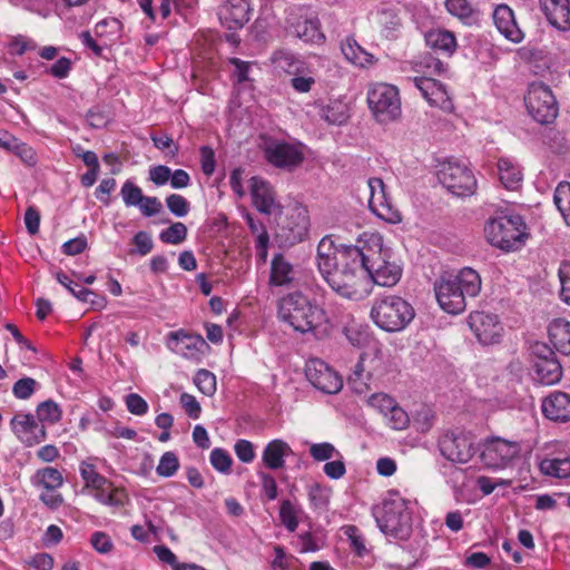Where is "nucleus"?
I'll return each instance as SVG.
<instances>
[{"instance_id": "obj_51", "label": "nucleus", "mask_w": 570, "mask_h": 570, "mask_svg": "<svg viewBox=\"0 0 570 570\" xmlns=\"http://www.w3.org/2000/svg\"><path fill=\"white\" fill-rule=\"evenodd\" d=\"M37 381L32 377L18 380L12 387L13 395L19 400L29 399L36 391Z\"/></svg>"}, {"instance_id": "obj_1", "label": "nucleus", "mask_w": 570, "mask_h": 570, "mask_svg": "<svg viewBox=\"0 0 570 570\" xmlns=\"http://www.w3.org/2000/svg\"><path fill=\"white\" fill-rule=\"evenodd\" d=\"M360 246H348L346 256L321 273L328 286L340 296L358 301L367 294L365 285L364 257Z\"/></svg>"}, {"instance_id": "obj_46", "label": "nucleus", "mask_w": 570, "mask_h": 570, "mask_svg": "<svg viewBox=\"0 0 570 570\" xmlns=\"http://www.w3.org/2000/svg\"><path fill=\"white\" fill-rule=\"evenodd\" d=\"M179 469V460L176 453L174 452H165L158 463L156 469L157 474L163 478L173 476Z\"/></svg>"}, {"instance_id": "obj_36", "label": "nucleus", "mask_w": 570, "mask_h": 570, "mask_svg": "<svg viewBox=\"0 0 570 570\" xmlns=\"http://www.w3.org/2000/svg\"><path fill=\"white\" fill-rule=\"evenodd\" d=\"M320 117L330 125L341 126L345 124L350 117L348 107L340 100L331 101L320 109Z\"/></svg>"}, {"instance_id": "obj_62", "label": "nucleus", "mask_w": 570, "mask_h": 570, "mask_svg": "<svg viewBox=\"0 0 570 570\" xmlns=\"http://www.w3.org/2000/svg\"><path fill=\"white\" fill-rule=\"evenodd\" d=\"M24 225L30 235H36L40 226V213L35 206H29L24 213Z\"/></svg>"}, {"instance_id": "obj_55", "label": "nucleus", "mask_w": 570, "mask_h": 570, "mask_svg": "<svg viewBox=\"0 0 570 570\" xmlns=\"http://www.w3.org/2000/svg\"><path fill=\"white\" fill-rule=\"evenodd\" d=\"M181 407L190 419H198L202 413V407L196 397L188 393H181L179 397Z\"/></svg>"}, {"instance_id": "obj_17", "label": "nucleus", "mask_w": 570, "mask_h": 570, "mask_svg": "<svg viewBox=\"0 0 570 570\" xmlns=\"http://www.w3.org/2000/svg\"><path fill=\"white\" fill-rule=\"evenodd\" d=\"M469 325L480 343L489 345L499 342L502 327L497 315L485 312H473L469 316Z\"/></svg>"}, {"instance_id": "obj_64", "label": "nucleus", "mask_w": 570, "mask_h": 570, "mask_svg": "<svg viewBox=\"0 0 570 570\" xmlns=\"http://www.w3.org/2000/svg\"><path fill=\"white\" fill-rule=\"evenodd\" d=\"M170 176V168L164 165H158L149 169V179L157 186L165 185L169 180Z\"/></svg>"}, {"instance_id": "obj_3", "label": "nucleus", "mask_w": 570, "mask_h": 570, "mask_svg": "<svg viewBox=\"0 0 570 570\" xmlns=\"http://www.w3.org/2000/svg\"><path fill=\"white\" fill-rule=\"evenodd\" d=\"M380 530L387 537L406 540L412 532L409 501L397 493H390L373 511Z\"/></svg>"}, {"instance_id": "obj_45", "label": "nucleus", "mask_w": 570, "mask_h": 570, "mask_svg": "<svg viewBox=\"0 0 570 570\" xmlns=\"http://www.w3.org/2000/svg\"><path fill=\"white\" fill-rule=\"evenodd\" d=\"M186 236H187L186 225L184 223L176 222V223H173L166 229H164L160 233L159 238L165 244L177 245V244L183 243L186 239Z\"/></svg>"}, {"instance_id": "obj_61", "label": "nucleus", "mask_w": 570, "mask_h": 570, "mask_svg": "<svg viewBox=\"0 0 570 570\" xmlns=\"http://www.w3.org/2000/svg\"><path fill=\"white\" fill-rule=\"evenodd\" d=\"M87 121L94 128H102L109 122V115L99 107H94L87 112Z\"/></svg>"}, {"instance_id": "obj_30", "label": "nucleus", "mask_w": 570, "mask_h": 570, "mask_svg": "<svg viewBox=\"0 0 570 570\" xmlns=\"http://www.w3.org/2000/svg\"><path fill=\"white\" fill-rule=\"evenodd\" d=\"M499 179L509 190H517L522 183L523 174L518 164L509 158L498 160Z\"/></svg>"}, {"instance_id": "obj_12", "label": "nucleus", "mask_w": 570, "mask_h": 570, "mask_svg": "<svg viewBox=\"0 0 570 570\" xmlns=\"http://www.w3.org/2000/svg\"><path fill=\"white\" fill-rule=\"evenodd\" d=\"M519 452L520 446L517 442L495 436L484 442L480 456L485 466L502 469L518 456Z\"/></svg>"}, {"instance_id": "obj_63", "label": "nucleus", "mask_w": 570, "mask_h": 570, "mask_svg": "<svg viewBox=\"0 0 570 570\" xmlns=\"http://www.w3.org/2000/svg\"><path fill=\"white\" fill-rule=\"evenodd\" d=\"M120 29V22L115 19H104L95 26V32L97 36L102 37L106 35H117Z\"/></svg>"}, {"instance_id": "obj_34", "label": "nucleus", "mask_w": 570, "mask_h": 570, "mask_svg": "<svg viewBox=\"0 0 570 570\" xmlns=\"http://www.w3.org/2000/svg\"><path fill=\"white\" fill-rule=\"evenodd\" d=\"M341 50L346 60L356 66L365 67L373 63V55L365 51L354 38L347 37L342 41Z\"/></svg>"}, {"instance_id": "obj_16", "label": "nucleus", "mask_w": 570, "mask_h": 570, "mask_svg": "<svg viewBox=\"0 0 570 570\" xmlns=\"http://www.w3.org/2000/svg\"><path fill=\"white\" fill-rule=\"evenodd\" d=\"M367 184L370 188L368 205L372 212L389 223H400L402 220L401 213L390 203L383 180L373 177L368 179Z\"/></svg>"}, {"instance_id": "obj_56", "label": "nucleus", "mask_w": 570, "mask_h": 570, "mask_svg": "<svg viewBox=\"0 0 570 570\" xmlns=\"http://www.w3.org/2000/svg\"><path fill=\"white\" fill-rule=\"evenodd\" d=\"M390 412V423L391 426L395 430H403L407 428L410 423V419L407 413L400 407L399 405L394 404Z\"/></svg>"}, {"instance_id": "obj_48", "label": "nucleus", "mask_w": 570, "mask_h": 570, "mask_svg": "<svg viewBox=\"0 0 570 570\" xmlns=\"http://www.w3.org/2000/svg\"><path fill=\"white\" fill-rule=\"evenodd\" d=\"M120 194L127 206H139L142 209V191L130 180L122 185Z\"/></svg>"}, {"instance_id": "obj_5", "label": "nucleus", "mask_w": 570, "mask_h": 570, "mask_svg": "<svg viewBox=\"0 0 570 570\" xmlns=\"http://www.w3.org/2000/svg\"><path fill=\"white\" fill-rule=\"evenodd\" d=\"M413 306L403 297L387 295L373 302L371 318L376 326L385 332H400L414 318Z\"/></svg>"}, {"instance_id": "obj_40", "label": "nucleus", "mask_w": 570, "mask_h": 570, "mask_svg": "<svg viewBox=\"0 0 570 570\" xmlns=\"http://www.w3.org/2000/svg\"><path fill=\"white\" fill-rule=\"evenodd\" d=\"M332 490L320 483H314L308 488V500L314 510L327 511Z\"/></svg>"}, {"instance_id": "obj_60", "label": "nucleus", "mask_w": 570, "mask_h": 570, "mask_svg": "<svg viewBox=\"0 0 570 570\" xmlns=\"http://www.w3.org/2000/svg\"><path fill=\"white\" fill-rule=\"evenodd\" d=\"M237 458L244 462L249 463L255 458L254 446L247 440H238L234 446Z\"/></svg>"}, {"instance_id": "obj_18", "label": "nucleus", "mask_w": 570, "mask_h": 570, "mask_svg": "<svg viewBox=\"0 0 570 570\" xmlns=\"http://www.w3.org/2000/svg\"><path fill=\"white\" fill-rule=\"evenodd\" d=\"M279 226L282 230L286 232L284 236L289 244L301 242L306 236L309 227L307 209L295 206Z\"/></svg>"}, {"instance_id": "obj_28", "label": "nucleus", "mask_w": 570, "mask_h": 570, "mask_svg": "<svg viewBox=\"0 0 570 570\" xmlns=\"http://www.w3.org/2000/svg\"><path fill=\"white\" fill-rule=\"evenodd\" d=\"M291 446L283 440L271 441L264 449L263 462L271 470H278L284 466V458L292 454Z\"/></svg>"}, {"instance_id": "obj_21", "label": "nucleus", "mask_w": 570, "mask_h": 570, "mask_svg": "<svg viewBox=\"0 0 570 570\" xmlns=\"http://www.w3.org/2000/svg\"><path fill=\"white\" fill-rule=\"evenodd\" d=\"M543 415L554 422L570 421V394L561 391L550 393L542 401Z\"/></svg>"}, {"instance_id": "obj_9", "label": "nucleus", "mask_w": 570, "mask_h": 570, "mask_svg": "<svg viewBox=\"0 0 570 570\" xmlns=\"http://www.w3.org/2000/svg\"><path fill=\"white\" fill-rule=\"evenodd\" d=\"M524 102L528 112L539 124H551L558 116L556 97L551 89L542 82H533L529 86Z\"/></svg>"}, {"instance_id": "obj_35", "label": "nucleus", "mask_w": 570, "mask_h": 570, "mask_svg": "<svg viewBox=\"0 0 570 570\" xmlns=\"http://www.w3.org/2000/svg\"><path fill=\"white\" fill-rule=\"evenodd\" d=\"M33 487H41L45 490H57L63 484L62 473L52 466L38 469L31 476Z\"/></svg>"}, {"instance_id": "obj_52", "label": "nucleus", "mask_w": 570, "mask_h": 570, "mask_svg": "<svg viewBox=\"0 0 570 570\" xmlns=\"http://www.w3.org/2000/svg\"><path fill=\"white\" fill-rule=\"evenodd\" d=\"M166 206L171 214L177 217H184L189 212L188 200L178 194H171L166 198Z\"/></svg>"}, {"instance_id": "obj_13", "label": "nucleus", "mask_w": 570, "mask_h": 570, "mask_svg": "<svg viewBox=\"0 0 570 570\" xmlns=\"http://www.w3.org/2000/svg\"><path fill=\"white\" fill-rule=\"evenodd\" d=\"M441 454L451 462L466 463L475 454L472 438L463 432H448L439 440Z\"/></svg>"}, {"instance_id": "obj_29", "label": "nucleus", "mask_w": 570, "mask_h": 570, "mask_svg": "<svg viewBox=\"0 0 570 570\" xmlns=\"http://www.w3.org/2000/svg\"><path fill=\"white\" fill-rule=\"evenodd\" d=\"M533 368L537 380L543 385H553L562 377V366L556 356L534 361Z\"/></svg>"}, {"instance_id": "obj_4", "label": "nucleus", "mask_w": 570, "mask_h": 570, "mask_svg": "<svg viewBox=\"0 0 570 570\" xmlns=\"http://www.w3.org/2000/svg\"><path fill=\"white\" fill-rule=\"evenodd\" d=\"M278 316L301 333L313 332L324 321V311L313 305L299 293L283 297L278 305Z\"/></svg>"}, {"instance_id": "obj_38", "label": "nucleus", "mask_w": 570, "mask_h": 570, "mask_svg": "<svg viewBox=\"0 0 570 570\" xmlns=\"http://www.w3.org/2000/svg\"><path fill=\"white\" fill-rule=\"evenodd\" d=\"M36 417L45 426L46 424L53 425L62 419V409L57 402L46 400L37 405Z\"/></svg>"}, {"instance_id": "obj_25", "label": "nucleus", "mask_w": 570, "mask_h": 570, "mask_svg": "<svg viewBox=\"0 0 570 570\" xmlns=\"http://www.w3.org/2000/svg\"><path fill=\"white\" fill-rule=\"evenodd\" d=\"M167 342L171 351L184 356H193L195 352L200 351L206 344L200 335L189 334L184 331L170 332Z\"/></svg>"}, {"instance_id": "obj_37", "label": "nucleus", "mask_w": 570, "mask_h": 570, "mask_svg": "<svg viewBox=\"0 0 570 570\" xmlns=\"http://www.w3.org/2000/svg\"><path fill=\"white\" fill-rule=\"evenodd\" d=\"M291 33L305 42H316L323 38L317 19H305L292 24Z\"/></svg>"}, {"instance_id": "obj_59", "label": "nucleus", "mask_w": 570, "mask_h": 570, "mask_svg": "<svg viewBox=\"0 0 570 570\" xmlns=\"http://www.w3.org/2000/svg\"><path fill=\"white\" fill-rule=\"evenodd\" d=\"M116 180L114 178L102 179L99 186L96 188L95 196L96 198L108 206L110 204L109 194L115 189Z\"/></svg>"}, {"instance_id": "obj_42", "label": "nucleus", "mask_w": 570, "mask_h": 570, "mask_svg": "<svg viewBox=\"0 0 570 570\" xmlns=\"http://www.w3.org/2000/svg\"><path fill=\"white\" fill-rule=\"evenodd\" d=\"M553 202L567 225L570 226V183H560L553 195Z\"/></svg>"}, {"instance_id": "obj_23", "label": "nucleus", "mask_w": 570, "mask_h": 570, "mask_svg": "<svg viewBox=\"0 0 570 570\" xmlns=\"http://www.w3.org/2000/svg\"><path fill=\"white\" fill-rule=\"evenodd\" d=\"M413 82L431 106L448 108L450 99L442 82L431 77H415Z\"/></svg>"}, {"instance_id": "obj_58", "label": "nucleus", "mask_w": 570, "mask_h": 570, "mask_svg": "<svg viewBox=\"0 0 570 570\" xmlns=\"http://www.w3.org/2000/svg\"><path fill=\"white\" fill-rule=\"evenodd\" d=\"M71 65L72 63L69 58L61 57L47 69V72L55 78L63 79L69 75Z\"/></svg>"}, {"instance_id": "obj_20", "label": "nucleus", "mask_w": 570, "mask_h": 570, "mask_svg": "<svg viewBox=\"0 0 570 570\" xmlns=\"http://www.w3.org/2000/svg\"><path fill=\"white\" fill-rule=\"evenodd\" d=\"M218 17L229 30L242 28L249 20L248 0H226L219 8Z\"/></svg>"}, {"instance_id": "obj_43", "label": "nucleus", "mask_w": 570, "mask_h": 570, "mask_svg": "<svg viewBox=\"0 0 570 570\" xmlns=\"http://www.w3.org/2000/svg\"><path fill=\"white\" fill-rule=\"evenodd\" d=\"M445 8L454 17H458L464 23H471L474 20L475 10L468 0H446Z\"/></svg>"}, {"instance_id": "obj_31", "label": "nucleus", "mask_w": 570, "mask_h": 570, "mask_svg": "<svg viewBox=\"0 0 570 570\" xmlns=\"http://www.w3.org/2000/svg\"><path fill=\"white\" fill-rule=\"evenodd\" d=\"M549 340L553 347L570 355V323L564 320H556L549 325Z\"/></svg>"}, {"instance_id": "obj_41", "label": "nucleus", "mask_w": 570, "mask_h": 570, "mask_svg": "<svg viewBox=\"0 0 570 570\" xmlns=\"http://www.w3.org/2000/svg\"><path fill=\"white\" fill-rule=\"evenodd\" d=\"M79 472L83 481L82 493H86L92 488H99L100 484H107V478L100 474L91 463L81 462Z\"/></svg>"}, {"instance_id": "obj_6", "label": "nucleus", "mask_w": 570, "mask_h": 570, "mask_svg": "<svg viewBox=\"0 0 570 570\" xmlns=\"http://www.w3.org/2000/svg\"><path fill=\"white\" fill-rule=\"evenodd\" d=\"M371 240L372 246L361 247L362 257H364L365 285L372 281L380 286H394L401 278V267L386 258V253L382 250L381 237L373 236Z\"/></svg>"}, {"instance_id": "obj_53", "label": "nucleus", "mask_w": 570, "mask_h": 570, "mask_svg": "<svg viewBox=\"0 0 570 570\" xmlns=\"http://www.w3.org/2000/svg\"><path fill=\"white\" fill-rule=\"evenodd\" d=\"M434 419V412L430 407L423 406L421 410L416 411L414 425L419 432L425 433L432 428Z\"/></svg>"}, {"instance_id": "obj_10", "label": "nucleus", "mask_w": 570, "mask_h": 570, "mask_svg": "<svg viewBox=\"0 0 570 570\" xmlns=\"http://www.w3.org/2000/svg\"><path fill=\"white\" fill-rule=\"evenodd\" d=\"M439 181L453 195L465 197L473 195L476 179L472 171L458 160H448L440 165Z\"/></svg>"}, {"instance_id": "obj_14", "label": "nucleus", "mask_w": 570, "mask_h": 570, "mask_svg": "<svg viewBox=\"0 0 570 570\" xmlns=\"http://www.w3.org/2000/svg\"><path fill=\"white\" fill-rule=\"evenodd\" d=\"M10 428L17 439L29 448L40 444L48 436L47 428L31 413L14 414L10 420Z\"/></svg>"}, {"instance_id": "obj_49", "label": "nucleus", "mask_w": 570, "mask_h": 570, "mask_svg": "<svg viewBox=\"0 0 570 570\" xmlns=\"http://www.w3.org/2000/svg\"><path fill=\"white\" fill-rule=\"evenodd\" d=\"M209 460L213 468L218 472H230L233 460L232 456L227 453V451L220 448H216L210 452Z\"/></svg>"}, {"instance_id": "obj_2", "label": "nucleus", "mask_w": 570, "mask_h": 570, "mask_svg": "<svg viewBox=\"0 0 570 570\" xmlns=\"http://www.w3.org/2000/svg\"><path fill=\"white\" fill-rule=\"evenodd\" d=\"M481 291V277L471 267L461 268L456 274L443 273L434 282V292L440 307L449 314H460L466 308V298L475 297Z\"/></svg>"}, {"instance_id": "obj_19", "label": "nucleus", "mask_w": 570, "mask_h": 570, "mask_svg": "<svg viewBox=\"0 0 570 570\" xmlns=\"http://www.w3.org/2000/svg\"><path fill=\"white\" fill-rule=\"evenodd\" d=\"M250 195L253 205L262 214L271 215L281 207L275 199L276 194L274 188L259 177H253L250 179Z\"/></svg>"}, {"instance_id": "obj_33", "label": "nucleus", "mask_w": 570, "mask_h": 570, "mask_svg": "<svg viewBox=\"0 0 570 570\" xmlns=\"http://www.w3.org/2000/svg\"><path fill=\"white\" fill-rule=\"evenodd\" d=\"M426 45L434 51L451 56L456 47L455 37L448 30H431L425 35Z\"/></svg>"}, {"instance_id": "obj_22", "label": "nucleus", "mask_w": 570, "mask_h": 570, "mask_svg": "<svg viewBox=\"0 0 570 570\" xmlns=\"http://www.w3.org/2000/svg\"><path fill=\"white\" fill-rule=\"evenodd\" d=\"M539 3L551 26L562 31L570 29L569 0H539Z\"/></svg>"}, {"instance_id": "obj_8", "label": "nucleus", "mask_w": 570, "mask_h": 570, "mask_svg": "<svg viewBox=\"0 0 570 570\" xmlns=\"http://www.w3.org/2000/svg\"><path fill=\"white\" fill-rule=\"evenodd\" d=\"M367 104L379 122H389L401 114V99L395 86L376 83L367 92Z\"/></svg>"}, {"instance_id": "obj_15", "label": "nucleus", "mask_w": 570, "mask_h": 570, "mask_svg": "<svg viewBox=\"0 0 570 570\" xmlns=\"http://www.w3.org/2000/svg\"><path fill=\"white\" fill-rule=\"evenodd\" d=\"M265 159L274 167L292 170L304 160L303 151L286 141L269 140L263 149Z\"/></svg>"}, {"instance_id": "obj_50", "label": "nucleus", "mask_w": 570, "mask_h": 570, "mask_svg": "<svg viewBox=\"0 0 570 570\" xmlns=\"http://www.w3.org/2000/svg\"><path fill=\"white\" fill-rule=\"evenodd\" d=\"M309 454L315 461H326L335 455L341 456L334 445L328 442L312 444L309 448Z\"/></svg>"}, {"instance_id": "obj_24", "label": "nucleus", "mask_w": 570, "mask_h": 570, "mask_svg": "<svg viewBox=\"0 0 570 570\" xmlns=\"http://www.w3.org/2000/svg\"><path fill=\"white\" fill-rule=\"evenodd\" d=\"M497 29L508 40L518 43L523 39V33L518 27L514 13L507 4H499L493 12Z\"/></svg>"}, {"instance_id": "obj_39", "label": "nucleus", "mask_w": 570, "mask_h": 570, "mask_svg": "<svg viewBox=\"0 0 570 570\" xmlns=\"http://www.w3.org/2000/svg\"><path fill=\"white\" fill-rule=\"evenodd\" d=\"M540 471L554 478H569L570 476V459H544L540 463Z\"/></svg>"}, {"instance_id": "obj_57", "label": "nucleus", "mask_w": 570, "mask_h": 570, "mask_svg": "<svg viewBox=\"0 0 570 570\" xmlns=\"http://www.w3.org/2000/svg\"><path fill=\"white\" fill-rule=\"evenodd\" d=\"M90 543L94 549L99 553H108L111 551L114 544L108 534L105 532H94L90 538Z\"/></svg>"}, {"instance_id": "obj_7", "label": "nucleus", "mask_w": 570, "mask_h": 570, "mask_svg": "<svg viewBox=\"0 0 570 570\" xmlns=\"http://www.w3.org/2000/svg\"><path fill=\"white\" fill-rule=\"evenodd\" d=\"M487 239L505 252L517 250L523 244L528 234L525 224L520 216H503L491 219L484 227Z\"/></svg>"}, {"instance_id": "obj_44", "label": "nucleus", "mask_w": 570, "mask_h": 570, "mask_svg": "<svg viewBox=\"0 0 570 570\" xmlns=\"http://www.w3.org/2000/svg\"><path fill=\"white\" fill-rule=\"evenodd\" d=\"M298 513L297 509L289 500H284L279 507V519L283 525L289 532H294L298 527Z\"/></svg>"}, {"instance_id": "obj_32", "label": "nucleus", "mask_w": 570, "mask_h": 570, "mask_svg": "<svg viewBox=\"0 0 570 570\" xmlns=\"http://www.w3.org/2000/svg\"><path fill=\"white\" fill-rule=\"evenodd\" d=\"M294 279V269L282 254H276L271 263L269 283L274 286L288 285Z\"/></svg>"}, {"instance_id": "obj_47", "label": "nucleus", "mask_w": 570, "mask_h": 570, "mask_svg": "<svg viewBox=\"0 0 570 570\" xmlns=\"http://www.w3.org/2000/svg\"><path fill=\"white\" fill-rule=\"evenodd\" d=\"M194 383L205 395L210 396L216 391V376L208 370H199L194 377Z\"/></svg>"}, {"instance_id": "obj_54", "label": "nucleus", "mask_w": 570, "mask_h": 570, "mask_svg": "<svg viewBox=\"0 0 570 570\" xmlns=\"http://www.w3.org/2000/svg\"><path fill=\"white\" fill-rule=\"evenodd\" d=\"M559 278L561 283V299L570 305V262L561 263L559 267Z\"/></svg>"}, {"instance_id": "obj_26", "label": "nucleus", "mask_w": 570, "mask_h": 570, "mask_svg": "<svg viewBox=\"0 0 570 570\" xmlns=\"http://www.w3.org/2000/svg\"><path fill=\"white\" fill-rule=\"evenodd\" d=\"M348 246L336 247L330 236L321 239L317 246L316 262L320 273L338 263V257L346 256Z\"/></svg>"}, {"instance_id": "obj_27", "label": "nucleus", "mask_w": 570, "mask_h": 570, "mask_svg": "<svg viewBox=\"0 0 570 570\" xmlns=\"http://www.w3.org/2000/svg\"><path fill=\"white\" fill-rule=\"evenodd\" d=\"M86 493L111 509L122 507L127 500L126 492L120 488H116L108 479L107 484H100L99 488H92Z\"/></svg>"}, {"instance_id": "obj_11", "label": "nucleus", "mask_w": 570, "mask_h": 570, "mask_svg": "<svg viewBox=\"0 0 570 570\" xmlns=\"http://www.w3.org/2000/svg\"><path fill=\"white\" fill-rule=\"evenodd\" d=\"M305 375L315 389L326 394H336L343 387L342 377L320 358L307 361Z\"/></svg>"}]
</instances>
